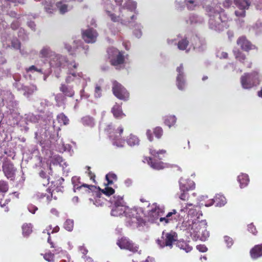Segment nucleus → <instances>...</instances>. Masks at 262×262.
<instances>
[{
  "label": "nucleus",
  "instance_id": "nucleus-53",
  "mask_svg": "<svg viewBox=\"0 0 262 262\" xmlns=\"http://www.w3.org/2000/svg\"><path fill=\"white\" fill-rule=\"evenodd\" d=\"M54 253H52L51 252L46 253L43 255V258L45 259L48 262H54Z\"/></svg>",
  "mask_w": 262,
  "mask_h": 262
},
{
  "label": "nucleus",
  "instance_id": "nucleus-25",
  "mask_svg": "<svg viewBox=\"0 0 262 262\" xmlns=\"http://www.w3.org/2000/svg\"><path fill=\"white\" fill-rule=\"evenodd\" d=\"M59 90L60 92L67 97H72L75 94V91L73 90V86L65 83L61 84Z\"/></svg>",
  "mask_w": 262,
  "mask_h": 262
},
{
  "label": "nucleus",
  "instance_id": "nucleus-4",
  "mask_svg": "<svg viewBox=\"0 0 262 262\" xmlns=\"http://www.w3.org/2000/svg\"><path fill=\"white\" fill-rule=\"evenodd\" d=\"M207 222L205 220L199 221L196 219H190L184 221L182 227L190 234L194 240L200 239L205 241L209 236V232L206 229Z\"/></svg>",
  "mask_w": 262,
  "mask_h": 262
},
{
  "label": "nucleus",
  "instance_id": "nucleus-44",
  "mask_svg": "<svg viewBox=\"0 0 262 262\" xmlns=\"http://www.w3.org/2000/svg\"><path fill=\"white\" fill-rule=\"evenodd\" d=\"M127 142L131 146H135L139 144V140L136 136L130 135L129 138L127 139Z\"/></svg>",
  "mask_w": 262,
  "mask_h": 262
},
{
  "label": "nucleus",
  "instance_id": "nucleus-46",
  "mask_svg": "<svg viewBox=\"0 0 262 262\" xmlns=\"http://www.w3.org/2000/svg\"><path fill=\"white\" fill-rule=\"evenodd\" d=\"M27 73L29 72H38L42 74H45L46 70L42 68H38L35 66H31L29 68L26 69Z\"/></svg>",
  "mask_w": 262,
  "mask_h": 262
},
{
  "label": "nucleus",
  "instance_id": "nucleus-23",
  "mask_svg": "<svg viewBox=\"0 0 262 262\" xmlns=\"http://www.w3.org/2000/svg\"><path fill=\"white\" fill-rule=\"evenodd\" d=\"M178 75L177 77V85L178 88L180 90L184 89L185 85V80L184 78V74L183 72V64H181L177 68Z\"/></svg>",
  "mask_w": 262,
  "mask_h": 262
},
{
  "label": "nucleus",
  "instance_id": "nucleus-41",
  "mask_svg": "<svg viewBox=\"0 0 262 262\" xmlns=\"http://www.w3.org/2000/svg\"><path fill=\"white\" fill-rule=\"evenodd\" d=\"M215 201H216V206L218 207H222L226 203V198L221 194H217L215 196Z\"/></svg>",
  "mask_w": 262,
  "mask_h": 262
},
{
  "label": "nucleus",
  "instance_id": "nucleus-51",
  "mask_svg": "<svg viewBox=\"0 0 262 262\" xmlns=\"http://www.w3.org/2000/svg\"><path fill=\"white\" fill-rule=\"evenodd\" d=\"M233 53L235 58L240 61H243L246 59L245 56L238 50H234Z\"/></svg>",
  "mask_w": 262,
  "mask_h": 262
},
{
  "label": "nucleus",
  "instance_id": "nucleus-12",
  "mask_svg": "<svg viewBox=\"0 0 262 262\" xmlns=\"http://www.w3.org/2000/svg\"><path fill=\"white\" fill-rule=\"evenodd\" d=\"M107 53L111 58L112 64L116 67L117 69L121 67L124 62V56L117 49L112 48L107 50Z\"/></svg>",
  "mask_w": 262,
  "mask_h": 262
},
{
  "label": "nucleus",
  "instance_id": "nucleus-18",
  "mask_svg": "<svg viewBox=\"0 0 262 262\" xmlns=\"http://www.w3.org/2000/svg\"><path fill=\"white\" fill-rule=\"evenodd\" d=\"M117 244L121 249H127L133 252H137L138 250V247L137 245L125 237L119 240Z\"/></svg>",
  "mask_w": 262,
  "mask_h": 262
},
{
  "label": "nucleus",
  "instance_id": "nucleus-64",
  "mask_svg": "<svg viewBox=\"0 0 262 262\" xmlns=\"http://www.w3.org/2000/svg\"><path fill=\"white\" fill-rule=\"evenodd\" d=\"M19 26V21L17 20H14L11 24V28L12 29L15 30L18 28Z\"/></svg>",
  "mask_w": 262,
  "mask_h": 262
},
{
  "label": "nucleus",
  "instance_id": "nucleus-61",
  "mask_svg": "<svg viewBox=\"0 0 262 262\" xmlns=\"http://www.w3.org/2000/svg\"><path fill=\"white\" fill-rule=\"evenodd\" d=\"M179 38V35H178L177 38H174V39H170V38H168L167 39V43L169 45H177V42H178V39Z\"/></svg>",
  "mask_w": 262,
  "mask_h": 262
},
{
  "label": "nucleus",
  "instance_id": "nucleus-57",
  "mask_svg": "<svg viewBox=\"0 0 262 262\" xmlns=\"http://www.w3.org/2000/svg\"><path fill=\"white\" fill-rule=\"evenodd\" d=\"M72 147L69 144H62V148L59 149V150L60 152H63V151H69V152H71Z\"/></svg>",
  "mask_w": 262,
  "mask_h": 262
},
{
  "label": "nucleus",
  "instance_id": "nucleus-56",
  "mask_svg": "<svg viewBox=\"0 0 262 262\" xmlns=\"http://www.w3.org/2000/svg\"><path fill=\"white\" fill-rule=\"evenodd\" d=\"M154 134L158 138H160L163 134V130L161 127H157L154 129Z\"/></svg>",
  "mask_w": 262,
  "mask_h": 262
},
{
  "label": "nucleus",
  "instance_id": "nucleus-31",
  "mask_svg": "<svg viewBox=\"0 0 262 262\" xmlns=\"http://www.w3.org/2000/svg\"><path fill=\"white\" fill-rule=\"evenodd\" d=\"M2 100L4 102L6 101L7 103H10L12 106L14 105V103L15 102H13L14 97L10 91H4L2 94Z\"/></svg>",
  "mask_w": 262,
  "mask_h": 262
},
{
  "label": "nucleus",
  "instance_id": "nucleus-59",
  "mask_svg": "<svg viewBox=\"0 0 262 262\" xmlns=\"http://www.w3.org/2000/svg\"><path fill=\"white\" fill-rule=\"evenodd\" d=\"M18 35L19 37H20L22 39H26V38H27V36L24 29H23L22 28L19 29V30L18 31Z\"/></svg>",
  "mask_w": 262,
  "mask_h": 262
},
{
  "label": "nucleus",
  "instance_id": "nucleus-22",
  "mask_svg": "<svg viewBox=\"0 0 262 262\" xmlns=\"http://www.w3.org/2000/svg\"><path fill=\"white\" fill-rule=\"evenodd\" d=\"M79 177L75 176L72 178V183L73 185V190L75 192L77 190H80L82 189H85V191L86 192H90V190H91L92 188H93L94 186L92 185H89L86 184H81V183L79 181Z\"/></svg>",
  "mask_w": 262,
  "mask_h": 262
},
{
  "label": "nucleus",
  "instance_id": "nucleus-9",
  "mask_svg": "<svg viewBox=\"0 0 262 262\" xmlns=\"http://www.w3.org/2000/svg\"><path fill=\"white\" fill-rule=\"evenodd\" d=\"M185 208H180V209H173L171 211L168 212L165 217H160L159 220L164 225L172 222L173 220L176 221H181L185 216Z\"/></svg>",
  "mask_w": 262,
  "mask_h": 262
},
{
  "label": "nucleus",
  "instance_id": "nucleus-52",
  "mask_svg": "<svg viewBox=\"0 0 262 262\" xmlns=\"http://www.w3.org/2000/svg\"><path fill=\"white\" fill-rule=\"evenodd\" d=\"M8 190L7 183L4 181H0V192H6Z\"/></svg>",
  "mask_w": 262,
  "mask_h": 262
},
{
  "label": "nucleus",
  "instance_id": "nucleus-38",
  "mask_svg": "<svg viewBox=\"0 0 262 262\" xmlns=\"http://www.w3.org/2000/svg\"><path fill=\"white\" fill-rule=\"evenodd\" d=\"M39 54L41 57L46 58L50 57L51 58V56L55 53L52 51L50 47L45 46L40 51Z\"/></svg>",
  "mask_w": 262,
  "mask_h": 262
},
{
  "label": "nucleus",
  "instance_id": "nucleus-14",
  "mask_svg": "<svg viewBox=\"0 0 262 262\" xmlns=\"http://www.w3.org/2000/svg\"><path fill=\"white\" fill-rule=\"evenodd\" d=\"M163 213L164 208L160 207L157 203H154L151 206V209L148 212V221L151 223L156 222Z\"/></svg>",
  "mask_w": 262,
  "mask_h": 262
},
{
  "label": "nucleus",
  "instance_id": "nucleus-47",
  "mask_svg": "<svg viewBox=\"0 0 262 262\" xmlns=\"http://www.w3.org/2000/svg\"><path fill=\"white\" fill-rule=\"evenodd\" d=\"M166 152L165 150L162 149L156 151L155 149H150V153L151 155H152L155 158H157L159 159H162L161 155H164Z\"/></svg>",
  "mask_w": 262,
  "mask_h": 262
},
{
  "label": "nucleus",
  "instance_id": "nucleus-63",
  "mask_svg": "<svg viewBox=\"0 0 262 262\" xmlns=\"http://www.w3.org/2000/svg\"><path fill=\"white\" fill-rule=\"evenodd\" d=\"M196 249L201 252H205L207 250V247L204 245H198Z\"/></svg>",
  "mask_w": 262,
  "mask_h": 262
},
{
  "label": "nucleus",
  "instance_id": "nucleus-5",
  "mask_svg": "<svg viewBox=\"0 0 262 262\" xmlns=\"http://www.w3.org/2000/svg\"><path fill=\"white\" fill-rule=\"evenodd\" d=\"M42 4L44 5L46 11L49 13H52L53 11L58 10L59 13L63 14L72 9V7L67 4L68 2L61 0L55 4V0H42Z\"/></svg>",
  "mask_w": 262,
  "mask_h": 262
},
{
  "label": "nucleus",
  "instance_id": "nucleus-11",
  "mask_svg": "<svg viewBox=\"0 0 262 262\" xmlns=\"http://www.w3.org/2000/svg\"><path fill=\"white\" fill-rule=\"evenodd\" d=\"M69 63L66 56L58 54H54L50 60V65L55 71L68 67Z\"/></svg>",
  "mask_w": 262,
  "mask_h": 262
},
{
  "label": "nucleus",
  "instance_id": "nucleus-43",
  "mask_svg": "<svg viewBox=\"0 0 262 262\" xmlns=\"http://www.w3.org/2000/svg\"><path fill=\"white\" fill-rule=\"evenodd\" d=\"M39 117V116L35 115L33 114L29 113L26 115L25 119L27 123L28 122L36 123L38 122Z\"/></svg>",
  "mask_w": 262,
  "mask_h": 262
},
{
  "label": "nucleus",
  "instance_id": "nucleus-26",
  "mask_svg": "<svg viewBox=\"0 0 262 262\" xmlns=\"http://www.w3.org/2000/svg\"><path fill=\"white\" fill-rule=\"evenodd\" d=\"M237 43L244 50L248 51L252 49V44L245 37L239 38L237 40Z\"/></svg>",
  "mask_w": 262,
  "mask_h": 262
},
{
  "label": "nucleus",
  "instance_id": "nucleus-13",
  "mask_svg": "<svg viewBox=\"0 0 262 262\" xmlns=\"http://www.w3.org/2000/svg\"><path fill=\"white\" fill-rule=\"evenodd\" d=\"M189 184L188 186H186V180L183 178H180L179 180V186L180 189L181 191V194L179 195V198L183 201H186L188 200L189 195L187 192L188 191L191 189H193L195 187V184L193 181H189Z\"/></svg>",
  "mask_w": 262,
  "mask_h": 262
},
{
  "label": "nucleus",
  "instance_id": "nucleus-62",
  "mask_svg": "<svg viewBox=\"0 0 262 262\" xmlns=\"http://www.w3.org/2000/svg\"><path fill=\"white\" fill-rule=\"evenodd\" d=\"M28 210L29 211V212H30L31 213H32L33 214H34L35 211L38 209L37 207H36L34 205H31V204L29 205L28 206Z\"/></svg>",
  "mask_w": 262,
  "mask_h": 262
},
{
  "label": "nucleus",
  "instance_id": "nucleus-39",
  "mask_svg": "<svg viewBox=\"0 0 262 262\" xmlns=\"http://www.w3.org/2000/svg\"><path fill=\"white\" fill-rule=\"evenodd\" d=\"M23 234L24 236H28L32 232V225L25 223L22 226Z\"/></svg>",
  "mask_w": 262,
  "mask_h": 262
},
{
  "label": "nucleus",
  "instance_id": "nucleus-32",
  "mask_svg": "<svg viewBox=\"0 0 262 262\" xmlns=\"http://www.w3.org/2000/svg\"><path fill=\"white\" fill-rule=\"evenodd\" d=\"M80 122L84 126L90 127H94L95 124L94 119L90 116H86L81 118Z\"/></svg>",
  "mask_w": 262,
  "mask_h": 262
},
{
  "label": "nucleus",
  "instance_id": "nucleus-17",
  "mask_svg": "<svg viewBox=\"0 0 262 262\" xmlns=\"http://www.w3.org/2000/svg\"><path fill=\"white\" fill-rule=\"evenodd\" d=\"M2 42L3 47L7 48L11 46L14 49L18 50L20 47V43L16 38L11 39L9 35L4 34L2 36Z\"/></svg>",
  "mask_w": 262,
  "mask_h": 262
},
{
  "label": "nucleus",
  "instance_id": "nucleus-3",
  "mask_svg": "<svg viewBox=\"0 0 262 262\" xmlns=\"http://www.w3.org/2000/svg\"><path fill=\"white\" fill-rule=\"evenodd\" d=\"M203 7L209 17V26L210 29L221 31L229 27L227 15L220 6L206 5Z\"/></svg>",
  "mask_w": 262,
  "mask_h": 262
},
{
  "label": "nucleus",
  "instance_id": "nucleus-10",
  "mask_svg": "<svg viewBox=\"0 0 262 262\" xmlns=\"http://www.w3.org/2000/svg\"><path fill=\"white\" fill-rule=\"evenodd\" d=\"M242 86L244 89H249L259 83V75L254 72L250 74H245L241 78Z\"/></svg>",
  "mask_w": 262,
  "mask_h": 262
},
{
  "label": "nucleus",
  "instance_id": "nucleus-60",
  "mask_svg": "<svg viewBox=\"0 0 262 262\" xmlns=\"http://www.w3.org/2000/svg\"><path fill=\"white\" fill-rule=\"evenodd\" d=\"M248 230L249 232H251L254 235H255L257 232L256 228L252 224H249L248 226Z\"/></svg>",
  "mask_w": 262,
  "mask_h": 262
},
{
  "label": "nucleus",
  "instance_id": "nucleus-30",
  "mask_svg": "<svg viewBox=\"0 0 262 262\" xmlns=\"http://www.w3.org/2000/svg\"><path fill=\"white\" fill-rule=\"evenodd\" d=\"M189 23L186 20V23L187 24H190V25L194 24H200L204 22V18L195 14H191L189 16Z\"/></svg>",
  "mask_w": 262,
  "mask_h": 262
},
{
  "label": "nucleus",
  "instance_id": "nucleus-7",
  "mask_svg": "<svg viewBox=\"0 0 262 262\" xmlns=\"http://www.w3.org/2000/svg\"><path fill=\"white\" fill-rule=\"evenodd\" d=\"M78 66V63L75 61H72L68 64V72L67 76L66 77L65 81L67 84L75 82L79 84L80 80L83 78V74L81 72H76L75 71Z\"/></svg>",
  "mask_w": 262,
  "mask_h": 262
},
{
  "label": "nucleus",
  "instance_id": "nucleus-21",
  "mask_svg": "<svg viewBox=\"0 0 262 262\" xmlns=\"http://www.w3.org/2000/svg\"><path fill=\"white\" fill-rule=\"evenodd\" d=\"M98 33L93 28H89L82 32V37L87 43H93L96 41Z\"/></svg>",
  "mask_w": 262,
  "mask_h": 262
},
{
  "label": "nucleus",
  "instance_id": "nucleus-35",
  "mask_svg": "<svg viewBox=\"0 0 262 262\" xmlns=\"http://www.w3.org/2000/svg\"><path fill=\"white\" fill-rule=\"evenodd\" d=\"M189 41L186 37H181L179 35V38L177 42L178 48L180 50H184L187 49L188 46Z\"/></svg>",
  "mask_w": 262,
  "mask_h": 262
},
{
  "label": "nucleus",
  "instance_id": "nucleus-48",
  "mask_svg": "<svg viewBox=\"0 0 262 262\" xmlns=\"http://www.w3.org/2000/svg\"><path fill=\"white\" fill-rule=\"evenodd\" d=\"M57 119L59 123H62L63 125H67L69 123L68 118L63 113L59 114L57 117Z\"/></svg>",
  "mask_w": 262,
  "mask_h": 262
},
{
  "label": "nucleus",
  "instance_id": "nucleus-2",
  "mask_svg": "<svg viewBox=\"0 0 262 262\" xmlns=\"http://www.w3.org/2000/svg\"><path fill=\"white\" fill-rule=\"evenodd\" d=\"M110 202L113 205L111 213L112 216H118L124 214L126 217V223L133 227H138L143 222V212L141 208L126 207L123 198L119 195H115Z\"/></svg>",
  "mask_w": 262,
  "mask_h": 262
},
{
  "label": "nucleus",
  "instance_id": "nucleus-42",
  "mask_svg": "<svg viewBox=\"0 0 262 262\" xmlns=\"http://www.w3.org/2000/svg\"><path fill=\"white\" fill-rule=\"evenodd\" d=\"M188 215L191 217H196V220H198L200 216H202V213L197 211L196 209L190 208L188 211Z\"/></svg>",
  "mask_w": 262,
  "mask_h": 262
},
{
  "label": "nucleus",
  "instance_id": "nucleus-19",
  "mask_svg": "<svg viewBox=\"0 0 262 262\" xmlns=\"http://www.w3.org/2000/svg\"><path fill=\"white\" fill-rule=\"evenodd\" d=\"M105 178L107 181V184L105 185L106 186L104 189H100V190L106 195L110 196L114 193L115 190L112 187H108V185L113 183V180H117V176L113 173H108L106 175Z\"/></svg>",
  "mask_w": 262,
  "mask_h": 262
},
{
  "label": "nucleus",
  "instance_id": "nucleus-36",
  "mask_svg": "<svg viewBox=\"0 0 262 262\" xmlns=\"http://www.w3.org/2000/svg\"><path fill=\"white\" fill-rule=\"evenodd\" d=\"M184 4L189 10H194L199 5L197 0H184Z\"/></svg>",
  "mask_w": 262,
  "mask_h": 262
},
{
  "label": "nucleus",
  "instance_id": "nucleus-28",
  "mask_svg": "<svg viewBox=\"0 0 262 262\" xmlns=\"http://www.w3.org/2000/svg\"><path fill=\"white\" fill-rule=\"evenodd\" d=\"M148 164L151 167L155 169L160 170L166 167L167 164L161 161L157 162L156 160H152L149 158V161H148Z\"/></svg>",
  "mask_w": 262,
  "mask_h": 262
},
{
  "label": "nucleus",
  "instance_id": "nucleus-15",
  "mask_svg": "<svg viewBox=\"0 0 262 262\" xmlns=\"http://www.w3.org/2000/svg\"><path fill=\"white\" fill-rule=\"evenodd\" d=\"M112 89L114 95L120 99L125 100L129 97V94L125 89L117 81L113 82Z\"/></svg>",
  "mask_w": 262,
  "mask_h": 262
},
{
  "label": "nucleus",
  "instance_id": "nucleus-24",
  "mask_svg": "<svg viewBox=\"0 0 262 262\" xmlns=\"http://www.w3.org/2000/svg\"><path fill=\"white\" fill-rule=\"evenodd\" d=\"M192 45L194 49L201 52L205 49L206 43L204 39L195 36L193 38Z\"/></svg>",
  "mask_w": 262,
  "mask_h": 262
},
{
  "label": "nucleus",
  "instance_id": "nucleus-27",
  "mask_svg": "<svg viewBox=\"0 0 262 262\" xmlns=\"http://www.w3.org/2000/svg\"><path fill=\"white\" fill-rule=\"evenodd\" d=\"M250 255L253 259H256L262 256V244L256 245L250 250Z\"/></svg>",
  "mask_w": 262,
  "mask_h": 262
},
{
  "label": "nucleus",
  "instance_id": "nucleus-29",
  "mask_svg": "<svg viewBox=\"0 0 262 262\" xmlns=\"http://www.w3.org/2000/svg\"><path fill=\"white\" fill-rule=\"evenodd\" d=\"M112 112L114 116L117 119H121L125 116V114L122 112L121 106L117 104L113 107Z\"/></svg>",
  "mask_w": 262,
  "mask_h": 262
},
{
  "label": "nucleus",
  "instance_id": "nucleus-1",
  "mask_svg": "<svg viewBox=\"0 0 262 262\" xmlns=\"http://www.w3.org/2000/svg\"><path fill=\"white\" fill-rule=\"evenodd\" d=\"M105 11L114 22L131 26L137 18V3L132 0H102Z\"/></svg>",
  "mask_w": 262,
  "mask_h": 262
},
{
  "label": "nucleus",
  "instance_id": "nucleus-40",
  "mask_svg": "<svg viewBox=\"0 0 262 262\" xmlns=\"http://www.w3.org/2000/svg\"><path fill=\"white\" fill-rule=\"evenodd\" d=\"M177 121V118L174 115H169L166 116L164 119L165 124L169 127L173 126Z\"/></svg>",
  "mask_w": 262,
  "mask_h": 262
},
{
  "label": "nucleus",
  "instance_id": "nucleus-55",
  "mask_svg": "<svg viewBox=\"0 0 262 262\" xmlns=\"http://www.w3.org/2000/svg\"><path fill=\"white\" fill-rule=\"evenodd\" d=\"M23 0H1V4L4 7L6 8L8 7L9 2L12 3H21Z\"/></svg>",
  "mask_w": 262,
  "mask_h": 262
},
{
  "label": "nucleus",
  "instance_id": "nucleus-50",
  "mask_svg": "<svg viewBox=\"0 0 262 262\" xmlns=\"http://www.w3.org/2000/svg\"><path fill=\"white\" fill-rule=\"evenodd\" d=\"M74 227V221L72 220H67L64 223V228L68 231H72Z\"/></svg>",
  "mask_w": 262,
  "mask_h": 262
},
{
  "label": "nucleus",
  "instance_id": "nucleus-16",
  "mask_svg": "<svg viewBox=\"0 0 262 262\" xmlns=\"http://www.w3.org/2000/svg\"><path fill=\"white\" fill-rule=\"evenodd\" d=\"M16 169L13 163L8 160H5L3 164V170L5 176L9 179L13 180L15 176Z\"/></svg>",
  "mask_w": 262,
  "mask_h": 262
},
{
  "label": "nucleus",
  "instance_id": "nucleus-6",
  "mask_svg": "<svg viewBox=\"0 0 262 262\" xmlns=\"http://www.w3.org/2000/svg\"><path fill=\"white\" fill-rule=\"evenodd\" d=\"M104 130L108 135L110 138L112 140L113 144L117 147H122L124 140L121 138V134L123 132V128L120 126L117 130H115L112 123L106 125Z\"/></svg>",
  "mask_w": 262,
  "mask_h": 262
},
{
  "label": "nucleus",
  "instance_id": "nucleus-8",
  "mask_svg": "<svg viewBox=\"0 0 262 262\" xmlns=\"http://www.w3.org/2000/svg\"><path fill=\"white\" fill-rule=\"evenodd\" d=\"M178 239V235L176 232L171 231L169 232L163 231L160 239L157 240V243L159 247L163 248L165 247H172L173 244H175Z\"/></svg>",
  "mask_w": 262,
  "mask_h": 262
},
{
  "label": "nucleus",
  "instance_id": "nucleus-58",
  "mask_svg": "<svg viewBox=\"0 0 262 262\" xmlns=\"http://www.w3.org/2000/svg\"><path fill=\"white\" fill-rule=\"evenodd\" d=\"M101 88L96 85L95 89L94 96L96 98H100L101 96Z\"/></svg>",
  "mask_w": 262,
  "mask_h": 262
},
{
  "label": "nucleus",
  "instance_id": "nucleus-34",
  "mask_svg": "<svg viewBox=\"0 0 262 262\" xmlns=\"http://www.w3.org/2000/svg\"><path fill=\"white\" fill-rule=\"evenodd\" d=\"M51 229L52 227L50 226H49V229H46V230L47 231V234L49 235L48 242L50 244L51 248H54V250H53L54 254H58L62 251V249L60 247L55 246L54 244L51 241L50 236L51 233L49 231Z\"/></svg>",
  "mask_w": 262,
  "mask_h": 262
},
{
  "label": "nucleus",
  "instance_id": "nucleus-49",
  "mask_svg": "<svg viewBox=\"0 0 262 262\" xmlns=\"http://www.w3.org/2000/svg\"><path fill=\"white\" fill-rule=\"evenodd\" d=\"M25 94H27L28 95H31L37 91V88L36 85L31 84L28 86L25 87Z\"/></svg>",
  "mask_w": 262,
  "mask_h": 262
},
{
  "label": "nucleus",
  "instance_id": "nucleus-54",
  "mask_svg": "<svg viewBox=\"0 0 262 262\" xmlns=\"http://www.w3.org/2000/svg\"><path fill=\"white\" fill-rule=\"evenodd\" d=\"M224 238L227 247L228 248H230L234 243L233 239L228 236H225Z\"/></svg>",
  "mask_w": 262,
  "mask_h": 262
},
{
  "label": "nucleus",
  "instance_id": "nucleus-37",
  "mask_svg": "<svg viewBox=\"0 0 262 262\" xmlns=\"http://www.w3.org/2000/svg\"><path fill=\"white\" fill-rule=\"evenodd\" d=\"M176 246L181 249H183L186 252H189L192 250V247L189 246L184 241H178L176 242Z\"/></svg>",
  "mask_w": 262,
  "mask_h": 262
},
{
  "label": "nucleus",
  "instance_id": "nucleus-45",
  "mask_svg": "<svg viewBox=\"0 0 262 262\" xmlns=\"http://www.w3.org/2000/svg\"><path fill=\"white\" fill-rule=\"evenodd\" d=\"M40 106L37 107V109L39 112H44L46 107L50 105V103L47 99L41 100L40 102Z\"/></svg>",
  "mask_w": 262,
  "mask_h": 262
},
{
  "label": "nucleus",
  "instance_id": "nucleus-33",
  "mask_svg": "<svg viewBox=\"0 0 262 262\" xmlns=\"http://www.w3.org/2000/svg\"><path fill=\"white\" fill-rule=\"evenodd\" d=\"M237 181L240 184L241 188L246 187L249 182V179L248 174L246 173H241L237 177Z\"/></svg>",
  "mask_w": 262,
  "mask_h": 262
},
{
  "label": "nucleus",
  "instance_id": "nucleus-20",
  "mask_svg": "<svg viewBox=\"0 0 262 262\" xmlns=\"http://www.w3.org/2000/svg\"><path fill=\"white\" fill-rule=\"evenodd\" d=\"M236 6L241 10V11H236L235 14L237 16L244 17L245 16V10L248 9L251 2L249 0H234Z\"/></svg>",
  "mask_w": 262,
  "mask_h": 262
}]
</instances>
